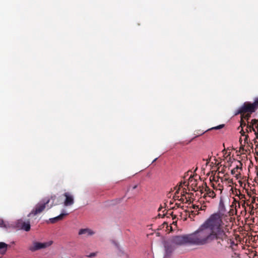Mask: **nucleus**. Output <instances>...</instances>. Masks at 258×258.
Segmentation results:
<instances>
[{"instance_id": "nucleus-1", "label": "nucleus", "mask_w": 258, "mask_h": 258, "mask_svg": "<svg viewBox=\"0 0 258 258\" xmlns=\"http://www.w3.org/2000/svg\"><path fill=\"white\" fill-rule=\"evenodd\" d=\"M227 220L218 214L213 213L199 226L196 231L203 245L214 240L222 245L221 241L227 240V225H225Z\"/></svg>"}, {"instance_id": "nucleus-2", "label": "nucleus", "mask_w": 258, "mask_h": 258, "mask_svg": "<svg viewBox=\"0 0 258 258\" xmlns=\"http://www.w3.org/2000/svg\"><path fill=\"white\" fill-rule=\"evenodd\" d=\"M169 241L175 247L186 244L203 245L196 230L190 234L173 236Z\"/></svg>"}, {"instance_id": "nucleus-3", "label": "nucleus", "mask_w": 258, "mask_h": 258, "mask_svg": "<svg viewBox=\"0 0 258 258\" xmlns=\"http://www.w3.org/2000/svg\"><path fill=\"white\" fill-rule=\"evenodd\" d=\"M50 201V199L48 198L42 200L35 205L31 212L28 215V216L30 217L32 215L35 216L42 212Z\"/></svg>"}, {"instance_id": "nucleus-4", "label": "nucleus", "mask_w": 258, "mask_h": 258, "mask_svg": "<svg viewBox=\"0 0 258 258\" xmlns=\"http://www.w3.org/2000/svg\"><path fill=\"white\" fill-rule=\"evenodd\" d=\"M255 111V109L253 103L249 102H245L236 110L235 115L243 113L251 114Z\"/></svg>"}, {"instance_id": "nucleus-5", "label": "nucleus", "mask_w": 258, "mask_h": 258, "mask_svg": "<svg viewBox=\"0 0 258 258\" xmlns=\"http://www.w3.org/2000/svg\"><path fill=\"white\" fill-rule=\"evenodd\" d=\"M215 214H218L220 216L228 219V213L226 212V208L224 205V201L222 198L220 199L219 204L218 206V210Z\"/></svg>"}, {"instance_id": "nucleus-6", "label": "nucleus", "mask_w": 258, "mask_h": 258, "mask_svg": "<svg viewBox=\"0 0 258 258\" xmlns=\"http://www.w3.org/2000/svg\"><path fill=\"white\" fill-rule=\"evenodd\" d=\"M16 227L25 231H29L31 228L30 221H25L22 219L17 220L16 223Z\"/></svg>"}, {"instance_id": "nucleus-7", "label": "nucleus", "mask_w": 258, "mask_h": 258, "mask_svg": "<svg viewBox=\"0 0 258 258\" xmlns=\"http://www.w3.org/2000/svg\"><path fill=\"white\" fill-rule=\"evenodd\" d=\"M164 248L165 252L164 258H169L175 248V247L171 244L169 241H167L164 243Z\"/></svg>"}, {"instance_id": "nucleus-8", "label": "nucleus", "mask_w": 258, "mask_h": 258, "mask_svg": "<svg viewBox=\"0 0 258 258\" xmlns=\"http://www.w3.org/2000/svg\"><path fill=\"white\" fill-rule=\"evenodd\" d=\"M51 244L50 243H41L38 242H33V245L30 246L29 247V249L31 251H35L37 250L44 248L47 246L50 245Z\"/></svg>"}, {"instance_id": "nucleus-9", "label": "nucleus", "mask_w": 258, "mask_h": 258, "mask_svg": "<svg viewBox=\"0 0 258 258\" xmlns=\"http://www.w3.org/2000/svg\"><path fill=\"white\" fill-rule=\"evenodd\" d=\"M63 196L65 197L63 205L65 207L70 206L74 204V200L73 196L69 192H65Z\"/></svg>"}, {"instance_id": "nucleus-10", "label": "nucleus", "mask_w": 258, "mask_h": 258, "mask_svg": "<svg viewBox=\"0 0 258 258\" xmlns=\"http://www.w3.org/2000/svg\"><path fill=\"white\" fill-rule=\"evenodd\" d=\"M250 125L252 126V130L256 137L258 136V120L253 119L250 121Z\"/></svg>"}, {"instance_id": "nucleus-11", "label": "nucleus", "mask_w": 258, "mask_h": 258, "mask_svg": "<svg viewBox=\"0 0 258 258\" xmlns=\"http://www.w3.org/2000/svg\"><path fill=\"white\" fill-rule=\"evenodd\" d=\"M79 235H86L87 236L92 235L94 234V232L90 229L85 228L80 229Z\"/></svg>"}, {"instance_id": "nucleus-12", "label": "nucleus", "mask_w": 258, "mask_h": 258, "mask_svg": "<svg viewBox=\"0 0 258 258\" xmlns=\"http://www.w3.org/2000/svg\"><path fill=\"white\" fill-rule=\"evenodd\" d=\"M240 133L241 136H243V139L242 138H240L239 141L240 142V144L241 146H244L245 144L248 143V136L247 135H245V132L243 130H241L240 131Z\"/></svg>"}, {"instance_id": "nucleus-13", "label": "nucleus", "mask_w": 258, "mask_h": 258, "mask_svg": "<svg viewBox=\"0 0 258 258\" xmlns=\"http://www.w3.org/2000/svg\"><path fill=\"white\" fill-rule=\"evenodd\" d=\"M68 215V213H62L59 215L52 218L49 219V221L51 223H54L58 221L62 220L64 216Z\"/></svg>"}, {"instance_id": "nucleus-14", "label": "nucleus", "mask_w": 258, "mask_h": 258, "mask_svg": "<svg viewBox=\"0 0 258 258\" xmlns=\"http://www.w3.org/2000/svg\"><path fill=\"white\" fill-rule=\"evenodd\" d=\"M206 194L204 195L205 198L208 197L211 198H214L216 197L215 192L208 187H206L205 188Z\"/></svg>"}, {"instance_id": "nucleus-15", "label": "nucleus", "mask_w": 258, "mask_h": 258, "mask_svg": "<svg viewBox=\"0 0 258 258\" xmlns=\"http://www.w3.org/2000/svg\"><path fill=\"white\" fill-rule=\"evenodd\" d=\"M237 163L238 164L231 170V174L233 175L235 174L236 176L240 174V172L238 170H241L240 166H242V163L240 161H238Z\"/></svg>"}, {"instance_id": "nucleus-16", "label": "nucleus", "mask_w": 258, "mask_h": 258, "mask_svg": "<svg viewBox=\"0 0 258 258\" xmlns=\"http://www.w3.org/2000/svg\"><path fill=\"white\" fill-rule=\"evenodd\" d=\"M8 245L5 242H0V253L5 254L7 250Z\"/></svg>"}, {"instance_id": "nucleus-17", "label": "nucleus", "mask_w": 258, "mask_h": 258, "mask_svg": "<svg viewBox=\"0 0 258 258\" xmlns=\"http://www.w3.org/2000/svg\"><path fill=\"white\" fill-rule=\"evenodd\" d=\"M98 253V251H95L94 252H91L90 253L87 254L86 255V256L89 258H92L95 257L97 255Z\"/></svg>"}, {"instance_id": "nucleus-18", "label": "nucleus", "mask_w": 258, "mask_h": 258, "mask_svg": "<svg viewBox=\"0 0 258 258\" xmlns=\"http://www.w3.org/2000/svg\"><path fill=\"white\" fill-rule=\"evenodd\" d=\"M252 128L253 127L252 125H250V122L248 121L246 126V132L248 133L251 132L252 131Z\"/></svg>"}, {"instance_id": "nucleus-19", "label": "nucleus", "mask_w": 258, "mask_h": 258, "mask_svg": "<svg viewBox=\"0 0 258 258\" xmlns=\"http://www.w3.org/2000/svg\"><path fill=\"white\" fill-rule=\"evenodd\" d=\"M255 110L258 108V97L254 99V102L252 103Z\"/></svg>"}, {"instance_id": "nucleus-20", "label": "nucleus", "mask_w": 258, "mask_h": 258, "mask_svg": "<svg viewBox=\"0 0 258 258\" xmlns=\"http://www.w3.org/2000/svg\"><path fill=\"white\" fill-rule=\"evenodd\" d=\"M186 200V202H188L187 198L185 196V194H183L181 195V198L179 199V201L181 202H184V200Z\"/></svg>"}, {"instance_id": "nucleus-21", "label": "nucleus", "mask_w": 258, "mask_h": 258, "mask_svg": "<svg viewBox=\"0 0 258 258\" xmlns=\"http://www.w3.org/2000/svg\"><path fill=\"white\" fill-rule=\"evenodd\" d=\"M0 227H3V228H7V224L5 223L4 220L2 219H0Z\"/></svg>"}, {"instance_id": "nucleus-22", "label": "nucleus", "mask_w": 258, "mask_h": 258, "mask_svg": "<svg viewBox=\"0 0 258 258\" xmlns=\"http://www.w3.org/2000/svg\"><path fill=\"white\" fill-rule=\"evenodd\" d=\"M247 124L245 122L243 121L242 118L241 119L240 121V126L242 127V129L243 128V126H247Z\"/></svg>"}, {"instance_id": "nucleus-23", "label": "nucleus", "mask_w": 258, "mask_h": 258, "mask_svg": "<svg viewBox=\"0 0 258 258\" xmlns=\"http://www.w3.org/2000/svg\"><path fill=\"white\" fill-rule=\"evenodd\" d=\"M138 187V184H135L133 186L130 185L127 188V191H128L131 188L133 189H136Z\"/></svg>"}, {"instance_id": "nucleus-24", "label": "nucleus", "mask_w": 258, "mask_h": 258, "mask_svg": "<svg viewBox=\"0 0 258 258\" xmlns=\"http://www.w3.org/2000/svg\"><path fill=\"white\" fill-rule=\"evenodd\" d=\"M224 126V125L223 124H221V125H218L217 126H215V127H212L211 128V130H213V129H214V130H219V129H220V128H222V127H223Z\"/></svg>"}, {"instance_id": "nucleus-25", "label": "nucleus", "mask_w": 258, "mask_h": 258, "mask_svg": "<svg viewBox=\"0 0 258 258\" xmlns=\"http://www.w3.org/2000/svg\"><path fill=\"white\" fill-rule=\"evenodd\" d=\"M189 182L191 183V185H194V184L196 185V181L194 180L193 179H189Z\"/></svg>"}, {"instance_id": "nucleus-26", "label": "nucleus", "mask_w": 258, "mask_h": 258, "mask_svg": "<svg viewBox=\"0 0 258 258\" xmlns=\"http://www.w3.org/2000/svg\"><path fill=\"white\" fill-rule=\"evenodd\" d=\"M123 256L124 258H130V254L128 253H123Z\"/></svg>"}, {"instance_id": "nucleus-27", "label": "nucleus", "mask_w": 258, "mask_h": 258, "mask_svg": "<svg viewBox=\"0 0 258 258\" xmlns=\"http://www.w3.org/2000/svg\"><path fill=\"white\" fill-rule=\"evenodd\" d=\"M249 116H250L249 115H246L244 117H243L245 119H246L247 120H248Z\"/></svg>"}, {"instance_id": "nucleus-28", "label": "nucleus", "mask_w": 258, "mask_h": 258, "mask_svg": "<svg viewBox=\"0 0 258 258\" xmlns=\"http://www.w3.org/2000/svg\"><path fill=\"white\" fill-rule=\"evenodd\" d=\"M55 198H56V196L53 195V196H52L51 197V198H50V199H51L52 200L54 201V200H55Z\"/></svg>"}, {"instance_id": "nucleus-29", "label": "nucleus", "mask_w": 258, "mask_h": 258, "mask_svg": "<svg viewBox=\"0 0 258 258\" xmlns=\"http://www.w3.org/2000/svg\"><path fill=\"white\" fill-rule=\"evenodd\" d=\"M193 208L194 209H199V206L193 205Z\"/></svg>"}, {"instance_id": "nucleus-30", "label": "nucleus", "mask_w": 258, "mask_h": 258, "mask_svg": "<svg viewBox=\"0 0 258 258\" xmlns=\"http://www.w3.org/2000/svg\"><path fill=\"white\" fill-rule=\"evenodd\" d=\"M216 191H220V194L222 193V189L219 188V189H216Z\"/></svg>"}, {"instance_id": "nucleus-31", "label": "nucleus", "mask_w": 258, "mask_h": 258, "mask_svg": "<svg viewBox=\"0 0 258 258\" xmlns=\"http://www.w3.org/2000/svg\"><path fill=\"white\" fill-rule=\"evenodd\" d=\"M205 208V207H204V208H203L202 207H201L200 208V210H205V208Z\"/></svg>"}, {"instance_id": "nucleus-32", "label": "nucleus", "mask_w": 258, "mask_h": 258, "mask_svg": "<svg viewBox=\"0 0 258 258\" xmlns=\"http://www.w3.org/2000/svg\"><path fill=\"white\" fill-rule=\"evenodd\" d=\"M230 153L229 152V153H228L227 154V157H228V156H230Z\"/></svg>"}, {"instance_id": "nucleus-33", "label": "nucleus", "mask_w": 258, "mask_h": 258, "mask_svg": "<svg viewBox=\"0 0 258 258\" xmlns=\"http://www.w3.org/2000/svg\"><path fill=\"white\" fill-rule=\"evenodd\" d=\"M161 209H162V207H160V208H159L158 210L160 211L161 210Z\"/></svg>"}, {"instance_id": "nucleus-34", "label": "nucleus", "mask_w": 258, "mask_h": 258, "mask_svg": "<svg viewBox=\"0 0 258 258\" xmlns=\"http://www.w3.org/2000/svg\"><path fill=\"white\" fill-rule=\"evenodd\" d=\"M52 206H53V204H52V205L50 206V207H49V208H50L51 207H52Z\"/></svg>"}]
</instances>
